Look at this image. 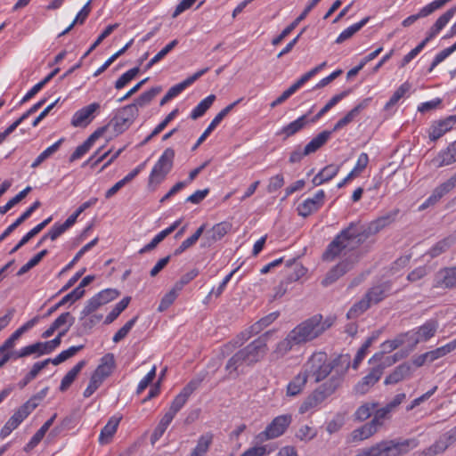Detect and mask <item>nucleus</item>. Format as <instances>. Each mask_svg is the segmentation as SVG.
Segmentation results:
<instances>
[{
    "label": "nucleus",
    "instance_id": "21",
    "mask_svg": "<svg viewBox=\"0 0 456 456\" xmlns=\"http://www.w3.org/2000/svg\"><path fill=\"white\" fill-rule=\"evenodd\" d=\"M456 125V115L449 116L444 119L434 122L429 129V139L433 142L442 137Z\"/></svg>",
    "mask_w": 456,
    "mask_h": 456
},
{
    "label": "nucleus",
    "instance_id": "2",
    "mask_svg": "<svg viewBox=\"0 0 456 456\" xmlns=\"http://www.w3.org/2000/svg\"><path fill=\"white\" fill-rule=\"evenodd\" d=\"M363 242L364 240L358 232V224L352 222L335 236L322 253V258L323 261L332 262L348 251L354 250Z\"/></svg>",
    "mask_w": 456,
    "mask_h": 456
},
{
    "label": "nucleus",
    "instance_id": "16",
    "mask_svg": "<svg viewBox=\"0 0 456 456\" xmlns=\"http://www.w3.org/2000/svg\"><path fill=\"white\" fill-rule=\"evenodd\" d=\"M28 407L29 406H27L25 403H23L14 411V413L11 416V418L0 430L1 438L4 439L7 437L32 412Z\"/></svg>",
    "mask_w": 456,
    "mask_h": 456
},
{
    "label": "nucleus",
    "instance_id": "12",
    "mask_svg": "<svg viewBox=\"0 0 456 456\" xmlns=\"http://www.w3.org/2000/svg\"><path fill=\"white\" fill-rule=\"evenodd\" d=\"M292 420L290 414H283L277 416L273 421L265 428V429L260 432L256 436L258 442H265L270 439L279 437L288 428Z\"/></svg>",
    "mask_w": 456,
    "mask_h": 456
},
{
    "label": "nucleus",
    "instance_id": "26",
    "mask_svg": "<svg viewBox=\"0 0 456 456\" xmlns=\"http://www.w3.org/2000/svg\"><path fill=\"white\" fill-rule=\"evenodd\" d=\"M414 371L413 366L408 362H403L396 366L384 380L385 385L397 384L403 379H410Z\"/></svg>",
    "mask_w": 456,
    "mask_h": 456
},
{
    "label": "nucleus",
    "instance_id": "32",
    "mask_svg": "<svg viewBox=\"0 0 456 456\" xmlns=\"http://www.w3.org/2000/svg\"><path fill=\"white\" fill-rule=\"evenodd\" d=\"M307 379L308 377L305 371L301 370L287 385V396L292 397L301 394L307 383Z\"/></svg>",
    "mask_w": 456,
    "mask_h": 456
},
{
    "label": "nucleus",
    "instance_id": "41",
    "mask_svg": "<svg viewBox=\"0 0 456 456\" xmlns=\"http://www.w3.org/2000/svg\"><path fill=\"white\" fill-rule=\"evenodd\" d=\"M85 365L86 362L80 361L66 373L60 385V390L61 392L66 391L70 387Z\"/></svg>",
    "mask_w": 456,
    "mask_h": 456
},
{
    "label": "nucleus",
    "instance_id": "10",
    "mask_svg": "<svg viewBox=\"0 0 456 456\" xmlns=\"http://www.w3.org/2000/svg\"><path fill=\"white\" fill-rule=\"evenodd\" d=\"M400 213L399 208H395L380 216L377 217L373 221L370 222L366 226H362L358 224V232H360L362 239L365 241L370 236L379 233L383 229L388 227L395 222Z\"/></svg>",
    "mask_w": 456,
    "mask_h": 456
},
{
    "label": "nucleus",
    "instance_id": "38",
    "mask_svg": "<svg viewBox=\"0 0 456 456\" xmlns=\"http://www.w3.org/2000/svg\"><path fill=\"white\" fill-rule=\"evenodd\" d=\"M331 135L330 131H322L315 137H314L305 146V154H311L317 151L321 147H322L330 139Z\"/></svg>",
    "mask_w": 456,
    "mask_h": 456
},
{
    "label": "nucleus",
    "instance_id": "31",
    "mask_svg": "<svg viewBox=\"0 0 456 456\" xmlns=\"http://www.w3.org/2000/svg\"><path fill=\"white\" fill-rule=\"evenodd\" d=\"M456 185L451 179V177L444 183L437 186L432 192V194L427 199L425 203L421 206V208H425L430 205L436 204L444 195L450 192Z\"/></svg>",
    "mask_w": 456,
    "mask_h": 456
},
{
    "label": "nucleus",
    "instance_id": "47",
    "mask_svg": "<svg viewBox=\"0 0 456 456\" xmlns=\"http://www.w3.org/2000/svg\"><path fill=\"white\" fill-rule=\"evenodd\" d=\"M161 90L162 88L160 86L152 87L142 93L131 105H135L136 109H138V107H144L148 105L161 92Z\"/></svg>",
    "mask_w": 456,
    "mask_h": 456
},
{
    "label": "nucleus",
    "instance_id": "15",
    "mask_svg": "<svg viewBox=\"0 0 456 456\" xmlns=\"http://www.w3.org/2000/svg\"><path fill=\"white\" fill-rule=\"evenodd\" d=\"M201 381V379H191L175 397L171 403L168 411L175 416L176 413L184 406L191 395L200 387Z\"/></svg>",
    "mask_w": 456,
    "mask_h": 456
},
{
    "label": "nucleus",
    "instance_id": "57",
    "mask_svg": "<svg viewBox=\"0 0 456 456\" xmlns=\"http://www.w3.org/2000/svg\"><path fill=\"white\" fill-rule=\"evenodd\" d=\"M30 191L31 187L27 186L24 190L20 191L16 196L11 199L4 206L0 207V214L4 215L5 213H7L12 208H13L20 201H21Z\"/></svg>",
    "mask_w": 456,
    "mask_h": 456
},
{
    "label": "nucleus",
    "instance_id": "43",
    "mask_svg": "<svg viewBox=\"0 0 456 456\" xmlns=\"http://www.w3.org/2000/svg\"><path fill=\"white\" fill-rule=\"evenodd\" d=\"M370 20V17H365L361 20L359 22L354 23L343 30L339 36L337 37L335 43L342 44L346 40L351 38L356 32H358L362 27H364L368 21Z\"/></svg>",
    "mask_w": 456,
    "mask_h": 456
},
{
    "label": "nucleus",
    "instance_id": "34",
    "mask_svg": "<svg viewBox=\"0 0 456 456\" xmlns=\"http://www.w3.org/2000/svg\"><path fill=\"white\" fill-rule=\"evenodd\" d=\"M209 70V68H204L202 69H200L193 75L190 76L181 83H178L169 88V90L167 92V94L173 99L175 96H177L179 94H181L186 87L193 84L197 79H199L201 76L206 74Z\"/></svg>",
    "mask_w": 456,
    "mask_h": 456
},
{
    "label": "nucleus",
    "instance_id": "49",
    "mask_svg": "<svg viewBox=\"0 0 456 456\" xmlns=\"http://www.w3.org/2000/svg\"><path fill=\"white\" fill-rule=\"evenodd\" d=\"M386 354L384 352L376 353L370 360V363H378L377 366L374 367V369H380V376H382L384 370L387 367H389L393 364H395L394 362H392L391 357L386 356Z\"/></svg>",
    "mask_w": 456,
    "mask_h": 456
},
{
    "label": "nucleus",
    "instance_id": "1",
    "mask_svg": "<svg viewBox=\"0 0 456 456\" xmlns=\"http://www.w3.org/2000/svg\"><path fill=\"white\" fill-rule=\"evenodd\" d=\"M350 365V356L348 354L339 355L332 361L328 360V355L324 352H316L303 365L302 370L306 376L312 377L315 383L324 380L330 374H338L344 377Z\"/></svg>",
    "mask_w": 456,
    "mask_h": 456
},
{
    "label": "nucleus",
    "instance_id": "52",
    "mask_svg": "<svg viewBox=\"0 0 456 456\" xmlns=\"http://www.w3.org/2000/svg\"><path fill=\"white\" fill-rule=\"evenodd\" d=\"M449 446V444L442 436L434 444L424 450L421 454L422 456H436L444 452Z\"/></svg>",
    "mask_w": 456,
    "mask_h": 456
},
{
    "label": "nucleus",
    "instance_id": "27",
    "mask_svg": "<svg viewBox=\"0 0 456 456\" xmlns=\"http://www.w3.org/2000/svg\"><path fill=\"white\" fill-rule=\"evenodd\" d=\"M232 224L228 222H221L215 224L210 230L207 231L203 240L205 246H211L213 243L223 239L231 230Z\"/></svg>",
    "mask_w": 456,
    "mask_h": 456
},
{
    "label": "nucleus",
    "instance_id": "17",
    "mask_svg": "<svg viewBox=\"0 0 456 456\" xmlns=\"http://www.w3.org/2000/svg\"><path fill=\"white\" fill-rule=\"evenodd\" d=\"M243 349L247 353L248 358L250 360L252 364L255 365L265 358L268 351L266 338L263 336L258 337L243 347Z\"/></svg>",
    "mask_w": 456,
    "mask_h": 456
},
{
    "label": "nucleus",
    "instance_id": "28",
    "mask_svg": "<svg viewBox=\"0 0 456 456\" xmlns=\"http://www.w3.org/2000/svg\"><path fill=\"white\" fill-rule=\"evenodd\" d=\"M380 369H374V367L371 368L370 372L355 385V393L365 395L380 379Z\"/></svg>",
    "mask_w": 456,
    "mask_h": 456
},
{
    "label": "nucleus",
    "instance_id": "45",
    "mask_svg": "<svg viewBox=\"0 0 456 456\" xmlns=\"http://www.w3.org/2000/svg\"><path fill=\"white\" fill-rule=\"evenodd\" d=\"M216 100L215 94H210L203 99L191 112L190 118L191 119H197L202 117L206 111L211 107Z\"/></svg>",
    "mask_w": 456,
    "mask_h": 456
},
{
    "label": "nucleus",
    "instance_id": "39",
    "mask_svg": "<svg viewBox=\"0 0 456 456\" xmlns=\"http://www.w3.org/2000/svg\"><path fill=\"white\" fill-rule=\"evenodd\" d=\"M52 220V217H48L37 225H36L33 229H31L28 233H26L21 240L12 248L10 254H14L17 252L21 247L27 244L33 237L38 234Z\"/></svg>",
    "mask_w": 456,
    "mask_h": 456
},
{
    "label": "nucleus",
    "instance_id": "61",
    "mask_svg": "<svg viewBox=\"0 0 456 456\" xmlns=\"http://www.w3.org/2000/svg\"><path fill=\"white\" fill-rule=\"evenodd\" d=\"M139 67L133 68L123 75L115 82V88L119 90L128 84L139 73Z\"/></svg>",
    "mask_w": 456,
    "mask_h": 456
},
{
    "label": "nucleus",
    "instance_id": "23",
    "mask_svg": "<svg viewBox=\"0 0 456 456\" xmlns=\"http://www.w3.org/2000/svg\"><path fill=\"white\" fill-rule=\"evenodd\" d=\"M434 287L449 289L456 288V266L441 268L436 273Z\"/></svg>",
    "mask_w": 456,
    "mask_h": 456
},
{
    "label": "nucleus",
    "instance_id": "53",
    "mask_svg": "<svg viewBox=\"0 0 456 456\" xmlns=\"http://www.w3.org/2000/svg\"><path fill=\"white\" fill-rule=\"evenodd\" d=\"M84 348L83 345L77 346H70L67 350H64L61 352L56 357L54 358H49L50 363H53V365H59L60 363L65 362L66 360L69 359L70 357L74 356L78 351Z\"/></svg>",
    "mask_w": 456,
    "mask_h": 456
},
{
    "label": "nucleus",
    "instance_id": "30",
    "mask_svg": "<svg viewBox=\"0 0 456 456\" xmlns=\"http://www.w3.org/2000/svg\"><path fill=\"white\" fill-rule=\"evenodd\" d=\"M371 98H365L354 107L344 118L339 119L334 126L333 131H338L351 123L363 110L370 103Z\"/></svg>",
    "mask_w": 456,
    "mask_h": 456
},
{
    "label": "nucleus",
    "instance_id": "63",
    "mask_svg": "<svg viewBox=\"0 0 456 456\" xmlns=\"http://www.w3.org/2000/svg\"><path fill=\"white\" fill-rule=\"evenodd\" d=\"M243 365L245 364L235 353L228 359L225 364V370L229 373V375L234 374L235 377H237L239 375V368Z\"/></svg>",
    "mask_w": 456,
    "mask_h": 456
},
{
    "label": "nucleus",
    "instance_id": "5",
    "mask_svg": "<svg viewBox=\"0 0 456 456\" xmlns=\"http://www.w3.org/2000/svg\"><path fill=\"white\" fill-rule=\"evenodd\" d=\"M393 282L386 281L370 288L362 298L353 305L346 314L348 319H355L366 312L372 305L387 298L392 290Z\"/></svg>",
    "mask_w": 456,
    "mask_h": 456
},
{
    "label": "nucleus",
    "instance_id": "64",
    "mask_svg": "<svg viewBox=\"0 0 456 456\" xmlns=\"http://www.w3.org/2000/svg\"><path fill=\"white\" fill-rule=\"evenodd\" d=\"M317 435V432L314 428L308 425L301 426L296 436L301 441L308 442L312 439H314Z\"/></svg>",
    "mask_w": 456,
    "mask_h": 456
},
{
    "label": "nucleus",
    "instance_id": "59",
    "mask_svg": "<svg viewBox=\"0 0 456 456\" xmlns=\"http://www.w3.org/2000/svg\"><path fill=\"white\" fill-rule=\"evenodd\" d=\"M373 412L374 416L370 422L373 423L378 430H379V428L384 425L385 421L390 418L391 411L385 406L376 410Z\"/></svg>",
    "mask_w": 456,
    "mask_h": 456
},
{
    "label": "nucleus",
    "instance_id": "44",
    "mask_svg": "<svg viewBox=\"0 0 456 456\" xmlns=\"http://www.w3.org/2000/svg\"><path fill=\"white\" fill-rule=\"evenodd\" d=\"M31 354H37V357L45 354L43 342H37L22 347L19 351H15V359L27 357Z\"/></svg>",
    "mask_w": 456,
    "mask_h": 456
},
{
    "label": "nucleus",
    "instance_id": "48",
    "mask_svg": "<svg viewBox=\"0 0 456 456\" xmlns=\"http://www.w3.org/2000/svg\"><path fill=\"white\" fill-rule=\"evenodd\" d=\"M131 300L130 297H125L118 303L115 305L113 309L109 313L104 320L105 324L113 322L118 315L127 307Z\"/></svg>",
    "mask_w": 456,
    "mask_h": 456
},
{
    "label": "nucleus",
    "instance_id": "37",
    "mask_svg": "<svg viewBox=\"0 0 456 456\" xmlns=\"http://www.w3.org/2000/svg\"><path fill=\"white\" fill-rule=\"evenodd\" d=\"M213 438L214 435L211 432H207L201 435L190 456H204L208 452L209 447L213 443Z\"/></svg>",
    "mask_w": 456,
    "mask_h": 456
},
{
    "label": "nucleus",
    "instance_id": "40",
    "mask_svg": "<svg viewBox=\"0 0 456 456\" xmlns=\"http://www.w3.org/2000/svg\"><path fill=\"white\" fill-rule=\"evenodd\" d=\"M56 418V414H54L52 418H50L47 421L44 423V425L36 432V434L31 437L29 442L26 444L24 450L29 451L35 448L44 438L45 433L48 431L50 427L53 425L54 419Z\"/></svg>",
    "mask_w": 456,
    "mask_h": 456
},
{
    "label": "nucleus",
    "instance_id": "35",
    "mask_svg": "<svg viewBox=\"0 0 456 456\" xmlns=\"http://www.w3.org/2000/svg\"><path fill=\"white\" fill-rule=\"evenodd\" d=\"M120 419L121 418L113 416L108 420L107 424L102 428L99 436L98 441L101 444H107L111 441L117 432Z\"/></svg>",
    "mask_w": 456,
    "mask_h": 456
},
{
    "label": "nucleus",
    "instance_id": "36",
    "mask_svg": "<svg viewBox=\"0 0 456 456\" xmlns=\"http://www.w3.org/2000/svg\"><path fill=\"white\" fill-rule=\"evenodd\" d=\"M379 430L370 421L365 423L362 427L355 428L351 433V440L352 442H360L366 440L371 437L374 434H376Z\"/></svg>",
    "mask_w": 456,
    "mask_h": 456
},
{
    "label": "nucleus",
    "instance_id": "50",
    "mask_svg": "<svg viewBox=\"0 0 456 456\" xmlns=\"http://www.w3.org/2000/svg\"><path fill=\"white\" fill-rule=\"evenodd\" d=\"M377 406L378 403H366L361 405L354 413V419L358 421L366 420L371 416Z\"/></svg>",
    "mask_w": 456,
    "mask_h": 456
},
{
    "label": "nucleus",
    "instance_id": "3",
    "mask_svg": "<svg viewBox=\"0 0 456 456\" xmlns=\"http://www.w3.org/2000/svg\"><path fill=\"white\" fill-rule=\"evenodd\" d=\"M418 445L419 442L415 438L384 440L360 449L355 456H403Z\"/></svg>",
    "mask_w": 456,
    "mask_h": 456
},
{
    "label": "nucleus",
    "instance_id": "54",
    "mask_svg": "<svg viewBox=\"0 0 456 456\" xmlns=\"http://www.w3.org/2000/svg\"><path fill=\"white\" fill-rule=\"evenodd\" d=\"M181 290L176 289V287L174 285L173 288L161 298L158 310L159 312L167 310L175 302Z\"/></svg>",
    "mask_w": 456,
    "mask_h": 456
},
{
    "label": "nucleus",
    "instance_id": "18",
    "mask_svg": "<svg viewBox=\"0 0 456 456\" xmlns=\"http://www.w3.org/2000/svg\"><path fill=\"white\" fill-rule=\"evenodd\" d=\"M100 109V104L93 102L78 110L72 116L70 124L74 127H86L94 119V113Z\"/></svg>",
    "mask_w": 456,
    "mask_h": 456
},
{
    "label": "nucleus",
    "instance_id": "29",
    "mask_svg": "<svg viewBox=\"0 0 456 456\" xmlns=\"http://www.w3.org/2000/svg\"><path fill=\"white\" fill-rule=\"evenodd\" d=\"M432 162L436 167H442L455 163L456 140L451 142L446 149L441 151Z\"/></svg>",
    "mask_w": 456,
    "mask_h": 456
},
{
    "label": "nucleus",
    "instance_id": "13",
    "mask_svg": "<svg viewBox=\"0 0 456 456\" xmlns=\"http://www.w3.org/2000/svg\"><path fill=\"white\" fill-rule=\"evenodd\" d=\"M438 329V323L435 320H428L419 328L403 334L412 341L413 346L421 342H427L433 338Z\"/></svg>",
    "mask_w": 456,
    "mask_h": 456
},
{
    "label": "nucleus",
    "instance_id": "58",
    "mask_svg": "<svg viewBox=\"0 0 456 456\" xmlns=\"http://www.w3.org/2000/svg\"><path fill=\"white\" fill-rule=\"evenodd\" d=\"M411 86L408 83L402 84L393 94L389 101L386 103L385 109L389 110L391 107L395 106L401 98L410 90Z\"/></svg>",
    "mask_w": 456,
    "mask_h": 456
},
{
    "label": "nucleus",
    "instance_id": "9",
    "mask_svg": "<svg viewBox=\"0 0 456 456\" xmlns=\"http://www.w3.org/2000/svg\"><path fill=\"white\" fill-rule=\"evenodd\" d=\"M175 156V152L172 148H167L163 151L149 175V185H158L165 180L173 168Z\"/></svg>",
    "mask_w": 456,
    "mask_h": 456
},
{
    "label": "nucleus",
    "instance_id": "42",
    "mask_svg": "<svg viewBox=\"0 0 456 456\" xmlns=\"http://www.w3.org/2000/svg\"><path fill=\"white\" fill-rule=\"evenodd\" d=\"M313 9L307 4L302 13L288 27H286L281 33L273 40V45H276L280 44L284 37H286L291 31L301 22Z\"/></svg>",
    "mask_w": 456,
    "mask_h": 456
},
{
    "label": "nucleus",
    "instance_id": "60",
    "mask_svg": "<svg viewBox=\"0 0 456 456\" xmlns=\"http://www.w3.org/2000/svg\"><path fill=\"white\" fill-rule=\"evenodd\" d=\"M279 316L278 312H273L269 314L268 315L263 317L256 323L252 325L253 332L259 333L265 327L269 326L272 322H273Z\"/></svg>",
    "mask_w": 456,
    "mask_h": 456
},
{
    "label": "nucleus",
    "instance_id": "56",
    "mask_svg": "<svg viewBox=\"0 0 456 456\" xmlns=\"http://www.w3.org/2000/svg\"><path fill=\"white\" fill-rule=\"evenodd\" d=\"M47 249H43L39 253L35 255L28 263H26L20 268V270L17 273V275L21 276L27 272H28L30 269L37 265L43 259V257H45L47 255Z\"/></svg>",
    "mask_w": 456,
    "mask_h": 456
},
{
    "label": "nucleus",
    "instance_id": "7",
    "mask_svg": "<svg viewBox=\"0 0 456 456\" xmlns=\"http://www.w3.org/2000/svg\"><path fill=\"white\" fill-rule=\"evenodd\" d=\"M342 384V375L337 371L336 375L330 378L314 389L301 403L299 407V413L304 414L307 411L317 408L322 404L329 396L333 395L336 390Z\"/></svg>",
    "mask_w": 456,
    "mask_h": 456
},
{
    "label": "nucleus",
    "instance_id": "22",
    "mask_svg": "<svg viewBox=\"0 0 456 456\" xmlns=\"http://www.w3.org/2000/svg\"><path fill=\"white\" fill-rule=\"evenodd\" d=\"M242 99H239L235 101L234 102L227 105L224 109H223L219 113L216 114V116L213 118V120L210 122L208 126L206 128V130L203 132V134L200 136V138L197 140L195 145L193 146L192 150L197 149L206 139L207 137L212 133V131L215 130V128L221 123V121L228 115L230 111L233 110V108L241 101Z\"/></svg>",
    "mask_w": 456,
    "mask_h": 456
},
{
    "label": "nucleus",
    "instance_id": "55",
    "mask_svg": "<svg viewBox=\"0 0 456 456\" xmlns=\"http://www.w3.org/2000/svg\"><path fill=\"white\" fill-rule=\"evenodd\" d=\"M102 304L96 295L91 297L86 304L83 310L80 312V320L86 319L87 316L95 312L99 307H101Z\"/></svg>",
    "mask_w": 456,
    "mask_h": 456
},
{
    "label": "nucleus",
    "instance_id": "19",
    "mask_svg": "<svg viewBox=\"0 0 456 456\" xmlns=\"http://www.w3.org/2000/svg\"><path fill=\"white\" fill-rule=\"evenodd\" d=\"M299 346H301L299 342L293 336L291 331H289L282 340L279 341L275 345L272 351L271 357L275 361L280 360Z\"/></svg>",
    "mask_w": 456,
    "mask_h": 456
},
{
    "label": "nucleus",
    "instance_id": "11",
    "mask_svg": "<svg viewBox=\"0 0 456 456\" xmlns=\"http://www.w3.org/2000/svg\"><path fill=\"white\" fill-rule=\"evenodd\" d=\"M138 115L139 111L135 105H126L117 111L108 126L112 127L115 134H123L133 125Z\"/></svg>",
    "mask_w": 456,
    "mask_h": 456
},
{
    "label": "nucleus",
    "instance_id": "4",
    "mask_svg": "<svg viewBox=\"0 0 456 456\" xmlns=\"http://www.w3.org/2000/svg\"><path fill=\"white\" fill-rule=\"evenodd\" d=\"M334 322V317L323 318L322 314H315L297 324L290 331L299 344L304 345L322 336L332 327Z\"/></svg>",
    "mask_w": 456,
    "mask_h": 456
},
{
    "label": "nucleus",
    "instance_id": "25",
    "mask_svg": "<svg viewBox=\"0 0 456 456\" xmlns=\"http://www.w3.org/2000/svg\"><path fill=\"white\" fill-rule=\"evenodd\" d=\"M354 266V262L349 259L340 261L338 265L332 267L326 274L322 281L323 286H329L338 281L341 276L349 272Z\"/></svg>",
    "mask_w": 456,
    "mask_h": 456
},
{
    "label": "nucleus",
    "instance_id": "62",
    "mask_svg": "<svg viewBox=\"0 0 456 456\" xmlns=\"http://www.w3.org/2000/svg\"><path fill=\"white\" fill-rule=\"evenodd\" d=\"M430 273V269L427 265L418 266L410 272L407 275V281L413 283L420 281Z\"/></svg>",
    "mask_w": 456,
    "mask_h": 456
},
{
    "label": "nucleus",
    "instance_id": "24",
    "mask_svg": "<svg viewBox=\"0 0 456 456\" xmlns=\"http://www.w3.org/2000/svg\"><path fill=\"white\" fill-rule=\"evenodd\" d=\"M451 1L452 0H435L422 7L417 14L411 15L404 19L402 22V25L405 28L410 27L419 19L430 15L435 11L442 8L444 5H445L447 3Z\"/></svg>",
    "mask_w": 456,
    "mask_h": 456
},
{
    "label": "nucleus",
    "instance_id": "33",
    "mask_svg": "<svg viewBox=\"0 0 456 456\" xmlns=\"http://www.w3.org/2000/svg\"><path fill=\"white\" fill-rule=\"evenodd\" d=\"M310 123L311 121L310 118H308V115H302L296 120L283 126L278 133V134L284 135V139H287L301 131Z\"/></svg>",
    "mask_w": 456,
    "mask_h": 456
},
{
    "label": "nucleus",
    "instance_id": "8",
    "mask_svg": "<svg viewBox=\"0 0 456 456\" xmlns=\"http://www.w3.org/2000/svg\"><path fill=\"white\" fill-rule=\"evenodd\" d=\"M456 13V7H452L447 10L444 13H443L436 21L433 24V26L429 28L427 37L423 39L415 48H413L410 53H408L402 60L401 67H404L410 61H411L426 46V45L433 39L436 35L440 33V31L449 23V21L452 19V17Z\"/></svg>",
    "mask_w": 456,
    "mask_h": 456
},
{
    "label": "nucleus",
    "instance_id": "20",
    "mask_svg": "<svg viewBox=\"0 0 456 456\" xmlns=\"http://www.w3.org/2000/svg\"><path fill=\"white\" fill-rule=\"evenodd\" d=\"M115 368V360L112 354H107L101 359V363L97 366L92 378L102 384L103 381L111 375Z\"/></svg>",
    "mask_w": 456,
    "mask_h": 456
},
{
    "label": "nucleus",
    "instance_id": "6",
    "mask_svg": "<svg viewBox=\"0 0 456 456\" xmlns=\"http://www.w3.org/2000/svg\"><path fill=\"white\" fill-rule=\"evenodd\" d=\"M342 384V375L337 371L336 375L330 378L314 389L301 403L299 407V413L304 414L307 411L317 408L322 404L329 396L333 395L336 390Z\"/></svg>",
    "mask_w": 456,
    "mask_h": 456
},
{
    "label": "nucleus",
    "instance_id": "51",
    "mask_svg": "<svg viewBox=\"0 0 456 456\" xmlns=\"http://www.w3.org/2000/svg\"><path fill=\"white\" fill-rule=\"evenodd\" d=\"M257 334V332H253L252 326L250 327L249 330H244L240 332L235 339H233L232 342L227 343L224 346V350L229 351L231 349H233L235 347L242 346L247 340H248L253 335Z\"/></svg>",
    "mask_w": 456,
    "mask_h": 456
},
{
    "label": "nucleus",
    "instance_id": "14",
    "mask_svg": "<svg viewBox=\"0 0 456 456\" xmlns=\"http://www.w3.org/2000/svg\"><path fill=\"white\" fill-rule=\"evenodd\" d=\"M325 197V191L323 190H319L314 197L305 200L297 208L298 216L307 217L317 212L324 205Z\"/></svg>",
    "mask_w": 456,
    "mask_h": 456
},
{
    "label": "nucleus",
    "instance_id": "46",
    "mask_svg": "<svg viewBox=\"0 0 456 456\" xmlns=\"http://www.w3.org/2000/svg\"><path fill=\"white\" fill-rule=\"evenodd\" d=\"M455 242V240L451 238V237H447V238H444L441 240H439L437 243H436L428 251V255L431 257V258H435V257H437L438 256H440L441 254H443L444 252L447 251L451 247L452 245Z\"/></svg>",
    "mask_w": 456,
    "mask_h": 456
}]
</instances>
